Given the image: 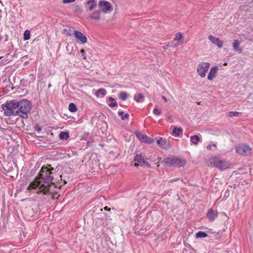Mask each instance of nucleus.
<instances>
[{"label": "nucleus", "instance_id": "nucleus-1", "mask_svg": "<svg viewBox=\"0 0 253 253\" xmlns=\"http://www.w3.org/2000/svg\"><path fill=\"white\" fill-rule=\"evenodd\" d=\"M42 167L40 170L39 176L36 177L29 185L27 190L33 193H43L46 194L49 191L53 177L51 175L53 169Z\"/></svg>", "mask_w": 253, "mask_h": 253}, {"label": "nucleus", "instance_id": "nucleus-2", "mask_svg": "<svg viewBox=\"0 0 253 253\" xmlns=\"http://www.w3.org/2000/svg\"><path fill=\"white\" fill-rule=\"evenodd\" d=\"M16 105L17 116L23 118H27L28 113L31 109V102L26 99H23L19 101H16Z\"/></svg>", "mask_w": 253, "mask_h": 253}, {"label": "nucleus", "instance_id": "nucleus-3", "mask_svg": "<svg viewBox=\"0 0 253 253\" xmlns=\"http://www.w3.org/2000/svg\"><path fill=\"white\" fill-rule=\"evenodd\" d=\"M16 105V100H12L2 104L1 108L5 116H17Z\"/></svg>", "mask_w": 253, "mask_h": 253}, {"label": "nucleus", "instance_id": "nucleus-4", "mask_svg": "<svg viewBox=\"0 0 253 253\" xmlns=\"http://www.w3.org/2000/svg\"><path fill=\"white\" fill-rule=\"evenodd\" d=\"M210 162L211 166L218 168V169L224 170L230 167V163L224 160H222L217 157H213L210 159Z\"/></svg>", "mask_w": 253, "mask_h": 253}, {"label": "nucleus", "instance_id": "nucleus-5", "mask_svg": "<svg viewBox=\"0 0 253 253\" xmlns=\"http://www.w3.org/2000/svg\"><path fill=\"white\" fill-rule=\"evenodd\" d=\"M210 66V64L209 63L204 62L200 63L198 65L197 69L198 74L202 78L205 77Z\"/></svg>", "mask_w": 253, "mask_h": 253}, {"label": "nucleus", "instance_id": "nucleus-6", "mask_svg": "<svg viewBox=\"0 0 253 253\" xmlns=\"http://www.w3.org/2000/svg\"><path fill=\"white\" fill-rule=\"evenodd\" d=\"M73 35L78 43L84 44L87 42V39L86 37L82 32L78 30H74Z\"/></svg>", "mask_w": 253, "mask_h": 253}, {"label": "nucleus", "instance_id": "nucleus-7", "mask_svg": "<svg viewBox=\"0 0 253 253\" xmlns=\"http://www.w3.org/2000/svg\"><path fill=\"white\" fill-rule=\"evenodd\" d=\"M98 5L101 8L102 12L105 13H108L112 10V6L111 3L107 1L100 0L99 1Z\"/></svg>", "mask_w": 253, "mask_h": 253}, {"label": "nucleus", "instance_id": "nucleus-8", "mask_svg": "<svg viewBox=\"0 0 253 253\" xmlns=\"http://www.w3.org/2000/svg\"><path fill=\"white\" fill-rule=\"evenodd\" d=\"M252 149L247 145L238 146L236 147V151L241 155H249L251 153Z\"/></svg>", "mask_w": 253, "mask_h": 253}, {"label": "nucleus", "instance_id": "nucleus-9", "mask_svg": "<svg viewBox=\"0 0 253 253\" xmlns=\"http://www.w3.org/2000/svg\"><path fill=\"white\" fill-rule=\"evenodd\" d=\"M137 137L141 142L151 144L154 141V139L152 138L148 137L147 135L142 134L141 132H137L136 133Z\"/></svg>", "mask_w": 253, "mask_h": 253}, {"label": "nucleus", "instance_id": "nucleus-10", "mask_svg": "<svg viewBox=\"0 0 253 253\" xmlns=\"http://www.w3.org/2000/svg\"><path fill=\"white\" fill-rule=\"evenodd\" d=\"M134 161L139 163L140 166L149 168L150 167L149 164L140 155H136L135 157Z\"/></svg>", "mask_w": 253, "mask_h": 253}, {"label": "nucleus", "instance_id": "nucleus-11", "mask_svg": "<svg viewBox=\"0 0 253 253\" xmlns=\"http://www.w3.org/2000/svg\"><path fill=\"white\" fill-rule=\"evenodd\" d=\"M209 40L214 45H216L218 48H221L223 46V42L219 38L210 35L209 36Z\"/></svg>", "mask_w": 253, "mask_h": 253}, {"label": "nucleus", "instance_id": "nucleus-12", "mask_svg": "<svg viewBox=\"0 0 253 253\" xmlns=\"http://www.w3.org/2000/svg\"><path fill=\"white\" fill-rule=\"evenodd\" d=\"M207 215L209 220L212 221L217 216V212L212 209H210L208 211Z\"/></svg>", "mask_w": 253, "mask_h": 253}, {"label": "nucleus", "instance_id": "nucleus-13", "mask_svg": "<svg viewBox=\"0 0 253 253\" xmlns=\"http://www.w3.org/2000/svg\"><path fill=\"white\" fill-rule=\"evenodd\" d=\"M218 70V67L216 66L211 68L208 76V79L212 80L215 77Z\"/></svg>", "mask_w": 253, "mask_h": 253}, {"label": "nucleus", "instance_id": "nucleus-14", "mask_svg": "<svg viewBox=\"0 0 253 253\" xmlns=\"http://www.w3.org/2000/svg\"><path fill=\"white\" fill-rule=\"evenodd\" d=\"M187 162L185 159L180 158H175V167H181L185 166Z\"/></svg>", "mask_w": 253, "mask_h": 253}, {"label": "nucleus", "instance_id": "nucleus-15", "mask_svg": "<svg viewBox=\"0 0 253 253\" xmlns=\"http://www.w3.org/2000/svg\"><path fill=\"white\" fill-rule=\"evenodd\" d=\"M86 4L88 5V9L89 11H92L93 9L96 7L97 3L95 0H88L86 2Z\"/></svg>", "mask_w": 253, "mask_h": 253}, {"label": "nucleus", "instance_id": "nucleus-16", "mask_svg": "<svg viewBox=\"0 0 253 253\" xmlns=\"http://www.w3.org/2000/svg\"><path fill=\"white\" fill-rule=\"evenodd\" d=\"M101 13V10H96L90 14L89 17L93 20H99L100 19Z\"/></svg>", "mask_w": 253, "mask_h": 253}, {"label": "nucleus", "instance_id": "nucleus-17", "mask_svg": "<svg viewBox=\"0 0 253 253\" xmlns=\"http://www.w3.org/2000/svg\"><path fill=\"white\" fill-rule=\"evenodd\" d=\"M107 94V92L104 88H100L95 93V95L97 97H103Z\"/></svg>", "mask_w": 253, "mask_h": 253}, {"label": "nucleus", "instance_id": "nucleus-18", "mask_svg": "<svg viewBox=\"0 0 253 253\" xmlns=\"http://www.w3.org/2000/svg\"><path fill=\"white\" fill-rule=\"evenodd\" d=\"M165 166H170L174 163V160L173 158H167L163 162Z\"/></svg>", "mask_w": 253, "mask_h": 253}, {"label": "nucleus", "instance_id": "nucleus-19", "mask_svg": "<svg viewBox=\"0 0 253 253\" xmlns=\"http://www.w3.org/2000/svg\"><path fill=\"white\" fill-rule=\"evenodd\" d=\"M240 42L238 40H234L233 43V49L235 51L241 52L242 49L239 47Z\"/></svg>", "mask_w": 253, "mask_h": 253}, {"label": "nucleus", "instance_id": "nucleus-20", "mask_svg": "<svg viewBox=\"0 0 253 253\" xmlns=\"http://www.w3.org/2000/svg\"><path fill=\"white\" fill-rule=\"evenodd\" d=\"M134 98L137 102H142L144 100V95L142 93H138L134 95Z\"/></svg>", "mask_w": 253, "mask_h": 253}, {"label": "nucleus", "instance_id": "nucleus-21", "mask_svg": "<svg viewBox=\"0 0 253 253\" xmlns=\"http://www.w3.org/2000/svg\"><path fill=\"white\" fill-rule=\"evenodd\" d=\"M59 137L61 140H66L69 137V133L67 132L61 131L59 134Z\"/></svg>", "mask_w": 253, "mask_h": 253}, {"label": "nucleus", "instance_id": "nucleus-22", "mask_svg": "<svg viewBox=\"0 0 253 253\" xmlns=\"http://www.w3.org/2000/svg\"><path fill=\"white\" fill-rule=\"evenodd\" d=\"M183 129L181 127L177 128L175 127V136L181 137Z\"/></svg>", "mask_w": 253, "mask_h": 253}, {"label": "nucleus", "instance_id": "nucleus-23", "mask_svg": "<svg viewBox=\"0 0 253 253\" xmlns=\"http://www.w3.org/2000/svg\"><path fill=\"white\" fill-rule=\"evenodd\" d=\"M190 139L194 144H197L200 140V138L198 135H195L191 136Z\"/></svg>", "mask_w": 253, "mask_h": 253}, {"label": "nucleus", "instance_id": "nucleus-24", "mask_svg": "<svg viewBox=\"0 0 253 253\" xmlns=\"http://www.w3.org/2000/svg\"><path fill=\"white\" fill-rule=\"evenodd\" d=\"M196 236L197 238H205L208 236V234L205 232L200 231L196 233Z\"/></svg>", "mask_w": 253, "mask_h": 253}, {"label": "nucleus", "instance_id": "nucleus-25", "mask_svg": "<svg viewBox=\"0 0 253 253\" xmlns=\"http://www.w3.org/2000/svg\"><path fill=\"white\" fill-rule=\"evenodd\" d=\"M118 114L121 117V119L123 120H125L127 119L129 117V115L127 113L124 114V113L123 111H119Z\"/></svg>", "mask_w": 253, "mask_h": 253}, {"label": "nucleus", "instance_id": "nucleus-26", "mask_svg": "<svg viewBox=\"0 0 253 253\" xmlns=\"http://www.w3.org/2000/svg\"><path fill=\"white\" fill-rule=\"evenodd\" d=\"M69 110L71 112H75L77 110V107L75 104L73 103H70L69 105Z\"/></svg>", "mask_w": 253, "mask_h": 253}, {"label": "nucleus", "instance_id": "nucleus-27", "mask_svg": "<svg viewBox=\"0 0 253 253\" xmlns=\"http://www.w3.org/2000/svg\"><path fill=\"white\" fill-rule=\"evenodd\" d=\"M160 147L163 149H167L169 147V144L166 140L162 141Z\"/></svg>", "mask_w": 253, "mask_h": 253}, {"label": "nucleus", "instance_id": "nucleus-28", "mask_svg": "<svg viewBox=\"0 0 253 253\" xmlns=\"http://www.w3.org/2000/svg\"><path fill=\"white\" fill-rule=\"evenodd\" d=\"M183 41V36L181 33H178L175 35V41Z\"/></svg>", "mask_w": 253, "mask_h": 253}, {"label": "nucleus", "instance_id": "nucleus-29", "mask_svg": "<svg viewBox=\"0 0 253 253\" xmlns=\"http://www.w3.org/2000/svg\"><path fill=\"white\" fill-rule=\"evenodd\" d=\"M30 38V31L26 30L24 33V40H28Z\"/></svg>", "mask_w": 253, "mask_h": 253}, {"label": "nucleus", "instance_id": "nucleus-30", "mask_svg": "<svg viewBox=\"0 0 253 253\" xmlns=\"http://www.w3.org/2000/svg\"><path fill=\"white\" fill-rule=\"evenodd\" d=\"M127 94L125 92H122L119 94V98L123 100H126L127 98Z\"/></svg>", "mask_w": 253, "mask_h": 253}, {"label": "nucleus", "instance_id": "nucleus-31", "mask_svg": "<svg viewBox=\"0 0 253 253\" xmlns=\"http://www.w3.org/2000/svg\"><path fill=\"white\" fill-rule=\"evenodd\" d=\"M239 113L237 111H231L227 113V116L229 117H234L238 116Z\"/></svg>", "mask_w": 253, "mask_h": 253}, {"label": "nucleus", "instance_id": "nucleus-32", "mask_svg": "<svg viewBox=\"0 0 253 253\" xmlns=\"http://www.w3.org/2000/svg\"><path fill=\"white\" fill-rule=\"evenodd\" d=\"M153 113L155 115H160L161 114V112L157 107H155L153 109Z\"/></svg>", "mask_w": 253, "mask_h": 253}, {"label": "nucleus", "instance_id": "nucleus-33", "mask_svg": "<svg viewBox=\"0 0 253 253\" xmlns=\"http://www.w3.org/2000/svg\"><path fill=\"white\" fill-rule=\"evenodd\" d=\"M75 0H63L62 3L64 4H67V3H71V2H73Z\"/></svg>", "mask_w": 253, "mask_h": 253}, {"label": "nucleus", "instance_id": "nucleus-34", "mask_svg": "<svg viewBox=\"0 0 253 253\" xmlns=\"http://www.w3.org/2000/svg\"><path fill=\"white\" fill-rule=\"evenodd\" d=\"M117 105V103L116 102H113V101L109 104V106L110 107H114L116 106Z\"/></svg>", "mask_w": 253, "mask_h": 253}, {"label": "nucleus", "instance_id": "nucleus-35", "mask_svg": "<svg viewBox=\"0 0 253 253\" xmlns=\"http://www.w3.org/2000/svg\"><path fill=\"white\" fill-rule=\"evenodd\" d=\"M176 41L177 42H175V46H179V45L182 44L183 43V41Z\"/></svg>", "mask_w": 253, "mask_h": 253}, {"label": "nucleus", "instance_id": "nucleus-36", "mask_svg": "<svg viewBox=\"0 0 253 253\" xmlns=\"http://www.w3.org/2000/svg\"><path fill=\"white\" fill-rule=\"evenodd\" d=\"M80 52L82 54V56L83 57V59H86V57L85 56H84V54H85V51L84 49H81V51H80Z\"/></svg>", "mask_w": 253, "mask_h": 253}, {"label": "nucleus", "instance_id": "nucleus-37", "mask_svg": "<svg viewBox=\"0 0 253 253\" xmlns=\"http://www.w3.org/2000/svg\"><path fill=\"white\" fill-rule=\"evenodd\" d=\"M162 141H164L162 138L158 139L157 141V143L160 146V145H161L162 144Z\"/></svg>", "mask_w": 253, "mask_h": 253}, {"label": "nucleus", "instance_id": "nucleus-38", "mask_svg": "<svg viewBox=\"0 0 253 253\" xmlns=\"http://www.w3.org/2000/svg\"><path fill=\"white\" fill-rule=\"evenodd\" d=\"M207 149L209 150H211V145H209L207 146Z\"/></svg>", "mask_w": 253, "mask_h": 253}, {"label": "nucleus", "instance_id": "nucleus-39", "mask_svg": "<svg viewBox=\"0 0 253 253\" xmlns=\"http://www.w3.org/2000/svg\"><path fill=\"white\" fill-rule=\"evenodd\" d=\"M1 63L2 64H6L7 63V60H2L1 61Z\"/></svg>", "mask_w": 253, "mask_h": 253}, {"label": "nucleus", "instance_id": "nucleus-40", "mask_svg": "<svg viewBox=\"0 0 253 253\" xmlns=\"http://www.w3.org/2000/svg\"><path fill=\"white\" fill-rule=\"evenodd\" d=\"M109 101H111V102H113L114 101V99L111 97H110L108 99Z\"/></svg>", "mask_w": 253, "mask_h": 253}, {"label": "nucleus", "instance_id": "nucleus-41", "mask_svg": "<svg viewBox=\"0 0 253 253\" xmlns=\"http://www.w3.org/2000/svg\"><path fill=\"white\" fill-rule=\"evenodd\" d=\"M104 209H105V210H107V211H110V210H111V209H110V208H108L107 207H104Z\"/></svg>", "mask_w": 253, "mask_h": 253}, {"label": "nucleus", "instance_id": "nucleus-42", "mask_svg": "<svg viewBox=\"0 0 253 253\" xmlns=\"http://www.w3.org/2000/svg\"><path fill=\"white\" fill-rule=\"evenodd\" d=\"M139 165V163H138L137 162L134 164L135 167H138Z\"/></svg>", "mask_w": 253, "mask_h": 253}, {"label": "nucleus", "instance_id": "nucleus-43", "mask_svg": "<svg viewBox=\"0 0 253 253\" xmlns=\"http://www.w3.org/2000/svg\"><path fill=\"white\" fill-rule=\"evenodd\" d=\"M162 98H163V99H164L166 102V101H167V98H166V97H165V96H162Z\"/></svg>", "mask_w": 253, "mask_h": 253}, {"label": "nucleus", "instance_id": "nucleus-44", "mask_svg": "<svg viewBox=\"0 0 253 253\" xmlns=\"http://www.w3.org/2000/svg\"><path fill=\"white\" fill-rule=\"evenodd\" d=\"M171 134L173 135H174V128L172 130Z\"/></svg>", "mask_w": 253, "mask_h": 253}, {"label": "nucleus", "instance_id": "nucleus-45", "mask_svg": "<svg viewBox=\"0 0 253 253\" xmlns=\"http://www.w3.org/2000/svg\"><path fill=\"white\" fill-rule=\"evenodd\" d=\"M212 146L213 147H215H215H216V144H215V143L213 144L212 145Z\"/></svg>", "mask_w": 253, "mask_h": 253}, {"label": "nucleus", "instance_id": "nucleus-46", "mask_svg": "<svg viewBox=\"0 0 253 253\" xmlns=\"http://www.w3.org/2000/svg\"><path fill=\"white\" fill-rule=\"evenodd\" d=\"M37 130L38 131H40L41 130V128L40 127H38V128H37Z\"/></svg>", "mask_w": 253, "mask_h": 253}, {"label": "nucleus", "instance_id": "nucleus-47", "mask_svg": "<svg viewBox=\"0 0 253 253\" xmlns=\"http://www.w3.org/2000/svg\"><path fill=\"white\" fill-rule=\"evenodd\" d=\"M227 65V63H225L223 64V65L224 66H226Z\"/></svg>", "mask_w": 253, "mask_h": 253}, {"label": "nucleus", "instance_id": "nucleus-48", "mask_svg": "<svg viewBox=\"0 0 253 253\" xmlns=\"http://www.w3.org/2000/svg\"><path fill=\"white\" fill-rule=\"evenodd\" d=\"M2 58V56L0 57V60Z\"/></svg>", "mask_w": 253, "mask_h": 253}]
</instances>
